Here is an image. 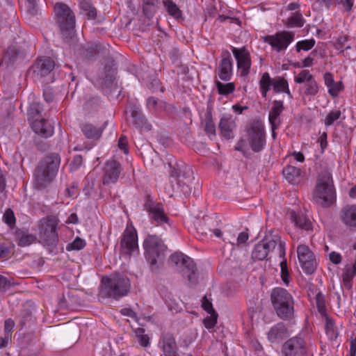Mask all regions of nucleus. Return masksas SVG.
<instances>
[{
    "mask_svg": "<svg viewBox=\"0 0 356 356\" xmlns=\"http://www.w3.org/2000/svg\"><path fill=\"white\" fill-rule=\"evenodd\" d=\"M191 172V170L188 169L187 172H184L181 175V172L179 169L173 168L170 172V177L171 179V183L172 184V188L175 189L173 183L175 182L177 185V189H180V191L184 194H188L191 193V188L189 187L190 183L193 179L191 175L186 176V174Z\"/></svg>",
    "mask_w": 356,
    "mask_h": 356,
    "instance_id": "13",
    "label": "nucleus"
},
{
    "mask_svg": "<svg viewBox=\"0 0 356 356\" xmlns=\"http://www.w3.org/2000/svg\"><path fill=\"white\" fill-rule=\"evenodd\" d=\"M232 53L236 60L237 67L241 76H247L251 67V59L249 51L245 48L237 49L232 47Z\"/></svg>",
    "mask_w": 356,
    "mask_h": 356,
    "instance_id": "16",
    "label": "nucleus"
},
{
    "mask_svg": "<svg viewBox=\"0 0 356 356\" xmlns=\"http://www.w3.org/2000/svg\"><path fill=\"white\" fill-rule=\"evenodd\" d=\"M314 78L313 75L307 70H302L297 76L295 77L294 81L297 83H302L308 82Z\"/></svg>",
    "mask_w": 356,
    "mask_h": 356,
    "instance_id": "51",
    "label": "nucleus"
},
{
    "mask_svg": "<svg viewBox=\"0 0 356 356\" xmlns=\"http://www.w3.org/2000/svg\"><path fill=\"white\" fill-rule=\"evenodd\" d=\"M297 253L301 267L307 274H312L316 269V260L313 252L305 245H300Z\"/></svg>",
    "mask_w": 356,
    "mask_h": 356,
    "instance_id": "12",
    "label": "nucleus"
},
{
    "mask_svg": "<svg viewBox=\"0 0 356 356\" xmlns=\"http://www.w3.org/2000/svg\"><path fill=\"white\" fill-rule=\"evenodd\" d=\"M15 236L18 245L22 247L29 245L36 240L35 236L27 234L22 230L17 231Z\"/></svg>",
    "mask_w": 356,
    "mask_h": 356,
    "instance_id": "34",
    "label": "nucleus"
},
{
    "mask_svg": "<svg viewBox=\"0 0 356 356\" xmlns=\"http://www.w3.org/2000/svg\"><path fill=\"white\" fill-rule=\"evenodd\" d=\"M69 245L72 250H82L85 247L86 242L84 240L81 239V238L76 237L74 239V241L72 243H70Z\"/></svg>",
    "mask_w": 356,
    "mask_h": 356,
    "instance_id": "55",
    "label": "nucleus"
},
{
    "mask_svg": "<svg viewBox=\"0 0 356 356\" xmlns=\"http://www.w3.org/2000/svg\"><path fill=\"white\" fill-rule=\"evenodd\" d=\"M342 89V83L341 82H334L333 85H331L328 88V92L332 97H336L338 95L339 91Z\"/></svg>",
    "mask_w": 356,
    "mask_h": 356,
    "instance_id": "57",
    "label": "nucleus"
},
{
    "mask_svg": "<svg viewBox=\"0 0 356 356\" xmlns=\"http://www.w3.org/2000/svg\"><path fill=\"white\" fill-rule=\"evenodd\" d=\"M136 337L138 343L143 347H147L149 344V338L147 334H145V330L142 327H138L135 330Z\"/></svg>",
    "mask_w": 356,
    "mask_h": 356,
    "instance_id": "44",
    "label": "nucleus"
},
{
    "mask_svg": "<svg viewBox=\"0 0 356 356\" xmlns=\"http://www.w3.org/2000/svg\"><path fill=\"white\" fill-rule=\"evenodd\" d=\"M17 58V51L14 47H10L5 52L1 63H0V68L4 66L8 67L12 65Z\"/></svg>",
    "mask_w": 356,
    "mask_h": 356,
    "instance_id": "39",
    "label": "nucleus"
},
{
    "mask_svg": "<svg viewBox=\"0 0 356 356\" xmlns=\"http://www.w3.org/2000/svg\"><path fill=\"white\" fill-rule=\"evenodd\" d=\"M14 325H15V323L12 319L8 318L5 321V323H4L5 335L9 337V338H11V332L13 331Z\"/></svg>",
    "mask_w": 356,
    "mask_h": 356,
    "instance_id": "60",
    "label": "nucleus"
},
{
    "mask_svg": "<svg viewBox=\"0 0 356 356\" xmlns=\"http://www.w3.org/2000/svg\"><path fill=\"white\" fill-rule=\"evenodd\" d=\"M99 296L119 300L129 292L131 284L129 280L121 275H115L111 277H104L102 280Z\"/></svg>",
    "mask_w": 356,
    "mask_h": 356,
    "instance_id": "3",
    "label": "nucleus"
},
{
    "mask_svg": "<svg viewBox=\"0 0 356 356\" xmlns=\"http://www.w3.org/2000/svg\"><path fill=\"white\" fill-rule=\"evenodd\" d=\"M316 302L318 312L322 316H326L327 314L325 307V300L321 292H318L316 295Z\"/></svg>",
    "mask_w": 356,
    "mask_h": 356,
    "instance_id": "45",
    "label": "nucleus"
},
{
    "mask_svg": "<svg viewBox=\"0 0 356 356\" xmlns=\"http://www.w3.org/2000/svg\"><path fill=\"white\" fill-rule=\"evenodd\" d=\"M301 170L292 165H288L283 170L286 179L292 184H298L300 180Z\"/></svg>",
    "mask_w": 356,
    "mask_h": 356,
    "instance_id": "28",
    "label": "nucleus"
},
{
    "mask_svg": "<svg viewBox=\"0 0 356 356\" xmlns=\"http://www.w3.org/2000/svg\"><path fill=\"white\" fill-rule=\"evenodd\" d=\"M314 201L323 207H330L335 200V190L331 173L324 170L318 175L313 191Z\"/></svg>",
    "mask_w": 356,
    "mask_h": 356,
    "instance_id": "2",
    "label": "nucleus"
},
{
    "mask_svg": "<svg viewBox=\"0 0 356 356\" xmlns=\"http://www.w3.org/2000/svg\"><path fill=\"white\" fill-rule=\"evenodd\" d=\"M83 163V158L81 155L78 154L74 156L73 160L70 163V168L72 170H76L79 168Z\"/></svg>",
    "mask_w": 356,
    "mask_h": 356,
    "instance_id": "58",
    "label": "nucleus"
},
{
    "mask_svg": "<svg viewBox=\"0 0 356 356\" xmlns=\"http://www.w3.org/2000/svg\"><path fill=\"white\" fill-rule=\"evenodd\" d=\"M163 6L165 7L168 13L175 19L181 17L182 13L177 4L172 0H164Z\"/></svg>",
    "mask_w": 356,
    "mask_h": 356,
    "instance_id": "37",
    "label": "nucleus"
},
{
    "mask_svg": "<svg viewBox=\"0 0 356 356\" xmlns=\"http://www.w3.org/2000/svg\"><path fill=\"white\" fill-rule=\"evenodd\" d=\"M284 110V105L282 101L275 100L269 113L268 120L270 124H280L279 117Z\"/></svg>",
    "mask_w": 356,
    "mask_h": 356,
    "instance_id": "27",
    "label": "nucleus"
},
{
    "mask_svg": "<svg viewBox=\"0 0 356 356\" xmlns=\"http://www.w3.org/2000/svg\"><path fill=\"white\" fill-rule=\"evenodd\" d=\"M148 87L152 91V92H155L159 90L161 92H163V88L161 86V81L157 78H154L149 83Z\"/></svg>",
    "mask_w": 356,
    "mask_h": 356,
    "instance_id": "56",
    "label": "nucleus"
},
{
    "mask_svg": "<svg viewBox=\"0 0 356 356\" xmlns=\"http://www.w3.org/2000/svg\"><path fill=\"white\" fill-rule=\"evenodd\" d=\"M138 249V236L136 229L134 227H127L120 241V253L130 256Z\"/></svg>",
    "mask_w": 356,
    "mask_h": 356,
    "instance_id": "11",
    "label": "nucleus"
},
{
    "mask_svg": "<svg viewBox=\"0 0 356 356\" xmlns=\"http://www.w3.org/2000/svg\"><path fill=\"white\" fill-rule=\"evenodd\" d=\"M330 261L334 264H339L341 262V255L334 251H332L329 254Z\"/></svg>",
    "mask_w": 356,
    "mask_h": 356,
    "instance_id": "63",
    "label": "nucleus"
},
{
    "mask_svg": "<svg viewBox=\"0 0 356 356\" xmlns=\"http://www.w3.org/2000/svg\"><path fill=\"white\" fill-rule=\"evenodd\" d=\"M144 207L149 213L154 208L157 207V203H154L150 195H147Z\"/></svg>",
    "mask_w": 356,
    "mask_h": 356,
    "instance_id": "62",
    "label": "nucleus"
},
{
    "mask_svg": "<svg viewBox=\"0 0 356 356\" xmlns=\"http://www.w3.org/2000/svg\"><path fill=\"white\" fill-rule=\"evenodd\" d=\"M32 127L36 134H40L44 137L51 136L53 134V127L47 124L44 118L35 119L32 122Z\"/></svg>",
    "mask_w": 356,
    "mask_h": 356,
    "instance_id": "26",
    "label": "nucleus"
},
{
    "mask_svg": "<svg viewBox=\"0 0 356 356\" xmlns=\"http://www.w3.org/2000/svg\"><path fill=\"white\" fill-rule=\"evenodd\" d=\"M202 307L208 313H214L215 310L213 308L211 302L207 299V296H204L202 300Z\"/></svg>",
    "mask_w": 356,
    "mask_h": 356,
    "instance_id": "61",
    "label": "nucleus"
},
{
    "mask_svg": "<svg viewBox=\"0 0 356 356\" xmlns=\"http://www.w3.org/2000/svg\"><path fill=\"white\" fill-rule=\"evenodd\" d=\"M40 237L47 245H54L58 242L56 225L53 221L42 223L40 228Z\"/></svg>",
    "mask_w": 356,
    "mask_h": 356,
    "instance_id": "18",
    "label": "nucleus"
},
{
    "mask_svg": "<svg viewBox=\"0 0 356 356\" xmlns=\"http://www.w3.org/2000/svg\"><path fill=\"white\" fill-rule=\"evenodd\" d=\"M159 0H143V12L149 19L153 17L156 12Z\"/></svg>",
    "mask_w": 356,
    "mask_h": 356,
    "instance_id": "33",
    "label": "nucleus"
},
{
    "mask_svg": "<svg viewBox=\"0 0 356 356\" xmlns=\"http://www.w3.org/2000/svg\"><path fill=\"white\" fill-rule=\"evenodd\" d=\"M341 220L349 227H356V205H348L341 210Z\"/></svg>",
    "mask_w": 356,
    "mask_h": 356,
    "instance_id": "25",
    "label": "nucleus"
},
{
    "mask_svg": "<svg viewBox=\"0 0 356 356\" xmlns=\"http://www.w3.org/2000/svg\"><path fill=\"white\" fill-rule=\"evenodd\" d=\"M286 336V329L283 323H277L273 326L268 334V338L272 342L282 339Z\"/></svg>",
    "mask_w": 356,
    "mask_h": 356,
    "instance_id": "29",
    "label": "nucleus"
},
{
    "mask_svg": "<svg viewBox=\"0 0 356 356\" xmlns=\"http://www.w3.org/2000/svg\"><path fill=\"white\" fill-rule=\"evenodd\" d=\"M222 59L216 68L215 72L220 79L228 81L231 79L233 74V62L229 51L225 50L222 53Z\"/></svg>",
    "mask_w": 356,
    "mask_h": 356,
    "instance_id": "14",
    "label": "nucleus"
},
{
    "mask_svg": "<svg viewBox=\"0 0 356 356\" xmlns=\"http://www.w3.org/2000/svg\"><path fill=\"white\" fill-rule=\"evenodd\" d=\"M147 106L149 110L157 109L158 106V99L154 97H150L147 100Z\"/></svg>",
    "mask_w": 356,
    "mask_h": 356,
    "instance_id": "64",
    "label": "nucleus"
},
{
    "mask_svg": "<svg viewBox=\"0 0 356 356\" xmlns=\"http://www.w3.org/2000/svg\"><path fill=\"white\" fill-rule=\"evenodd\" d=\"M318 92V86L313 78L305 84V94L306 95L315 96Z\"/></svg>",
    "mask_w": 356,
    "mask_h": 356,
    "instance_id": "47",
    "label": "nucleus"
},
{
    "mask_svg": "<svg viewBox=\"0 0 356 356\" xmlns=\"http://www.w3.org/2000/svg\"><path fill=\"white\" fill-rule=\"evenodd\" d=\"M3 221L11 229L15 227L16 218L14 212L11 209L8 208L5 211L3 216Z\"/></svg>",
    "mask_w": 356,
    "mask_h": 356,
    "instance_id": "46",
    "label": "nucleus"
},
{
    "mask_svg": "<svg viewBox=\"0 0 356 356\" xmlns=\"http://www.w3.org/2000/svg\"><path fill=\"white\" fill-rule=\"evenodd\" d=\"M170 262L180 268L183 276L187 277L190 284L197 283V268L191 257L181 252H175L170 256Z\"/></svg>",
    "mask_w": 356,
    "mask_h": 356,
    "instance_id": "7",
    "label": "nucleus"
},
{
    "mask_svg": "<svg viewBox=\"0 0 356 356\" xmlns=\"http://www.w3.org/2000/svg\"><path fill=\"white\" fill-rule=\"evenodd\" d=\"M122 172L121 164L115 161H108L104 167V174L102 178L104 185L115 184L118 181Z\"/></svg>",
    "mask_w": 356,
    "mask_h": 356,
    "instance_id": "15",
    "label": "nucleus"
},
{
    "mask_svg": "<svg viewBox=\"0 0 356 356\" xmlns=\"http://www.w3.org/2000/svg\"><path fill=\"white\" fill-rule=\"evenodd\" d=\"M115 71L111 63H106L104 68L102 75L99 76L100 84L109 86L115 79Z\"/></svg>",
    "mask_w": 356,
    "mask_h": 356,
    "instance_id": "30",
    "label": "nucleus"
},
{
    "mask_svg": "<svg viewBox=\"0 0 356 356\" xmlns=\"http://www.w3.org/2000/svg\"><path fill=\"white\" fill-rule=\"evenodd\" d=\"M80 8L83 14L87 16L88 19H95L97 15L95 7L88 0H81L79 3Z\"/></svg>",
    "mask_w": 356,
    "mask_h": 356,
    "instance_id": "32",
    "label": "nucleus"
},
{
    "mask_svg": "<svg viewBox=\"0 0 356 356\" xmlns=\"http://www.w3.org/2000/svg\"><path fill=\"white\" fill-rule=\"evenodd\" d=\"M341 115V112L339 110H334L329 112L324 120L325 126H331L337 121Z\"/></svg>",
    "mask_w": 356,
    "mask_h": 356,
    "instance_id": "48",
    "label": "nucleus"
},
{
    "mask_svg": "<svg viewBox=\"0 0 356 356\" xmlns=\"http://www.w3.org/2000/svg\"><path fill=\"white\" fill-rule=\"evenodd\" d=\"M60 164L57 153H51L42 159L33 172V186L38 190L48 187L56 177Z\"/></svg>",
    "mask_w": 356,
    "mask_h": 356,
    "instance_id": "1",
    "label": "nucleus"
},
{
    "mask_svg": "<svg viewBox=\"0 0 356 356\" xmlns=\"http://www.w3.org/2000/svg\"><path fill=\"white\" fill-rule=\"evenodd\" d=\"M235 127V122L231 118L223 117L220 119L219 129L221 135L226 139L229 140L234 138V129Z\"/></svg>",
    "mask_w": 356,
    "mask_h": 356,
    "instance_id": "24",
    "label": "nucleus"
},
{
    "mask_svg": "<svg viewBox=\"0 0 356 356\" xmlns=\"http://www.w3.org/2000/svg\"><path fill=\"white\" fill-rule=\"evenodd\" d=\"M355 275L356 271L353 268H350L349 266L345 267L342 275V280L346 289H351L352 280Z\"/></svg>",
    "mask_w": 356,
    "mask_h": 356,
    "instance_id": "38",
    "label": "nucleus"
},
{
    "mask_svg": "<svg viewBox=\"0 0 356 356\" xmlns=\"http://www.w3.org/2000/svg\"><path fill=\"white\" fill-rule=\"evenodd\" d=\"M324 317L325 318V328L326 334L327 335L329 339H330L331 340H334L338 337V332L335 327L334 321L327 315Z\"/></svg>",
    "mask_w": 356,
    "mask_h": 356,
    "instance_id": "40",
    "label": "nucleus"
},
{
    "mask_svg": "<svg viewBox=\"0 0 356 356\" xmlns=\"http://www.w3.org/2000/svg\"><path fill=\"white\" fill-rule=\"evenodd\" d=\"M105 125L97 126L90 122H85L80 125L83 136L92 142L97 141L102 137Z\"/></svg>",
    "mask_w": 356,
    "mask_h": 356,
    "instance_id": "21",
    "label": "nucleus"
},
{
    "mask_svg": "<svg viewBox=\"0 0 356 356\" xmlns=\"http://www.w3.org/2000/svg\"><path fill=\"white\" fill-rule=\"evenodd\" d=\"M57 21L63 35H70L75 26V15L65 3H57L54 6Z\"/></svg>",
    "mask_w": 356,
    "mask_h": 356,
    "instance_id": "8",
    "label": "nucleus"
},
{
    "mask_svg": "<svg viewBox=\"0 0 356 356\" xmlns=\"http://www.w3.org/2000/svg\"><path fill=\"white\" fill-rule=\"evenodd\" d=\"M273 90L275 92H286L290 98H292V95L289 89V85L287 81L283 77H277L273 79Z\"/></svg>",
    "mask_w": 356,
    "mask_h": 356,
    "instance_id": "35",
    "label": "nucleus"
},
{
    "mask_svg": "<svg viewBox=\"0 0 356 356\" xmlns=\"http://www.w3.org/2000/svg\"><path fill=\"white\" fill-rule=\"evenodd\" d=\"M277 246L280 257L284 258L285 257V243L282 241L278 234L271 231L265 236L261 242L254 246L252 252V257L258 260H264L266 259L268 253L274 250Z\"/></svg>",
    "mask_w": 356,
    "mask_h": 356,
    "instance_id": "4",
    "label": "nucleus"
},
{
    "mask_svg": "<svg viewBox=\"0 0 356 356\" xmlns=\"http://www.w3.org/2000/svg\"><path fill=\"white\" fill-rule=\"evenodd\" d=\"M162 350L164 356H179L178 346L172 335L167 334L163 337Z\"/></svg>",
    "mask_w": 356,
    "mask_h": 356,
    "instance_id": "22",
    "label": "nucleus"
},
{
    "mask_svg": "<svg viewBox=\"0 0 356 356\" xmlns=\"http://www.w3.org/2000/svg\"><path fill=\"white\" fill-rule=\"evenodd\" d=\"M280 268H281V277L283 281V282L285 284H288L289 283V273L287 269V264L286 260L284 257L283 260L280 263Z\"/></svg>",
    "mask_w": 356,
    "mask_h": 356,
    "instance_id": "52",
    "label": "nucleus"
},
{
    "mask_svg": "<svg viewBox=\"0 0 356 356\" xmlns=\"http://www.w3.org/2000/svg\"><path fill=\"white\" fill-rule=\"evenodd\" d=\"M204 131L209 136H216V126L213 121L211 113H207L206 114Z\"/></svg>",
    "mask_w": 356,
    "mask_h": 356,
    "instance_id": "43",
    "label": "nucleus"
},
{
    "mask_svg": "<svg viewBox=\"0 0 356 356\" xmlns=\"http://www.w3.org/2000/svg\"><path fill=\"white\" fill-rule=\"evenodd\" d=\"M54 67L55 61L49 57L38 58L33 66V73L40 77L49 74Z\"/></svg>",
    "mask_w": 356,
    "mask_h": 356,
    "instance_id": "19",
    "label": "nucleus"
},
{
    "mask_svg": "<svg viewBox=\"0 0 356 356\" xmlns=\"http://www.w3.org/2000/svg\"><path fill=\"white\" fill-rule=\"evenodd\" d=\"M211 316L204 319V326L208 328H213L217 323L218 314L216 312L214 313H209Z\"/></svg>",
    "mask_w": 356,
    "mask_h": 356,
    "instance_id": "53",
    "label": "nucleus"
},
{
    "mask_svg": "<svg viewBox=\"0 0 356 356\" xmlns=\"http://www.w3.org/2000/svg\"><path fill=\"white\" fill-rule=\"evenodd\" d=\"M270 300L277 315L280 318L286 320L293 316V299L285 289L280 287L273 289L270 294Z\"/></svg>",
    "mask_w": 356,
    "mask_h": 356,
    "instance_id": "5",
    "label": "nucleus"
},
{
    "mask_svg": "<svg viewBox=\"0 0 356 356\" xmlns=\"http://www.w3.org/2000/svg\"><path fill=\"white\" fill-rule=\"evenodd\" d=\"M145 258L152 267L156 265L157 261L163 259L166 247L162 240L155 236L149 235L144 241Z\"/></svg>",
    "mask_w": 356,
    "mask_h": 356,
    "instance_id": "6",
    "label": "nucleus"
},
{
    "mask_svg": "<svg viewBox=\"0 0 356 356\" xmlns=\"http://www.w3.org/2000/svg\"><path fill=\"white\" fill-rule=\"evenodd\" d=\"M273 79H271L268 72H264L259 81L260 91L264 97H266L268 91L273 86Z\"/></svg>",
    "mask_w": 356,
    "mask_h": 356,
    "instance_id": "36",
    "label": "nucleus"
},
{
    "mask_svg": "<svg viewBox=\"0 0 356 356\" xmlns=\"http://www.w3.org/2000/svg\"><path fill=\"white\" fill-rule=\"evenodd\" d=\"M288 24L291 26L302 27L304 25V19L300 13L296 12L288 19Z\"/></svg>",
    "mask_w": 356,
    "mask_h": 356,
    "instance_id": "49",
    "label": "nucleus"
},
{
    "mask_svg": "<svg viewBox=\"0 0 356 356\" xmlns=\"http://www.w3.org/2000/svg\"><path fill=\"white\" fill-rule=\"evenodd\" d=\"M289 218L291 220L295 223L296 226L300 229L305 231L312 230V223L305 215L291 211L289 212Z\"/></svg>",
    "mask_w": 356,
    "mask_h": 356,
    "instance_id": "23",
    "label": "nucleus"
},
{
    "mask_svg": "<svg viewBox=\"0 0 356 356\" xmlns=\"http://www.w3.org/2000/svg\"><path fill=\"white\" fill-rule=\"evenodd\" d=\"M149 213L158 225H161L164 222L168 223L169 221V218L165 215L163 205L161 203H157V207L154 208Z\"/></svg>",
    "mask_w": 356,
    "mask_h": 356,
    "instance_id": "31",
    "label": "nucleus"
},
{
    "mask_svg": "<svg viewBox=\"0 0 356 356\" xmlns=\"http://www.w3.org/2000/svg\"><path fill=\"white\" fill-rule=\"evenodd\" d=\"M347 41H348V37L346 35L339 36L337 38L334 46L336 49L340 51V52H343V46Z\"/></svg>",
    "mask_w": 356,
    "mask_h": 356,
    "instance_id": "59",
    "label": "nucleus"
},
{
    "mask_svg": "<svg viewBox=\"0 0 356 356\" xmlns=\"http://www.w3.org/2000/svg\"><path fill=\"white\" fill-rule=\"evenodd\" d=\"M129 111L131 113L130 122L136 128L150 130L151 125L147 122L139 107L136 104H130Z\"/></svg>",
    "mask_w": 356,
    "mask_h": 356,
    "instance_id": "20",
    "label": "nucleus"
},
{
    "mask_svg": "<svg viewBox=\"0 0 356 356\" xmlns=\"http://www.w3.org/2000/svg\"><path fill=\"white\" fill-rule=\"evenodd\" d=\"M26 11L29 14L33 16L38 13L35 0H26L25 3Z\"/></svg>",
    "mask_w": 356,
    "mask_h": 356,
    "instance_id": "54",
    "label": "nucleus"
},
{
    "mask_svg": "<svg viewBox=\"0 0 356 356\" xmlns=\"http://www.w3.org/2000/svg\"><path fill=\"white\" fill-rule=\"evenodd\" d=\"M248 140L252 150L261 152L266 145L264 127L261 121L254 120L247 127Z\"/></svg>",
    "mask_w": 356,
    "mask_h": 356,
    "instance_id": "9",
    "label": "nucleus"
},
{
    "mask_svg": "<svg viewBox=\"0 0 356 356\" xmlns=\"http://www.w3.org/2000/svg\"><path fill=\"white\" fill-rule=\"evenodd\" d=\"M42 111L43 107L40 103L33 102L30 105L28 109V115L29 118L34 121L35 119H40V117Z\"/></svg>",
    "mask_w": 356,
    "mask_h": 356,
    "instance_id": "42",
    "label": "nucleus"
},
{
    "mask_svg": "<svg viewBox=\"0 0 356 356\" xmlns=\"http://www.w3.org/2000/svg\"><path fill=\"white\" fill-rule=\"evenodd\" d=\"M294 34L289 31L277 32L275 35H269L263 37L264 42L268 43L277 51L286 49L293 41Z\"/></svg>",
    "mask_w": 356,
    "mask_h": 356,
    "instance_id": "10",
    "label": "nucleus"
},
{
    "mask_svg": "<svg viewBox=\"0 0 356 356\" xmlns=\"http://www.w3.org/2000/svg\"><path fill=\"white\" fill-rule=\"evenodd\" d=\"M285 356H304L306 354L305 343L302 338L293 337L284 344Z\"/></svg>",
    "mask_w": 356,
    "mask_h": 356,
    "instance_id": "17",
    "label": "nucleus"
},
{
    "mask_svg": "<svg viewBox=\"0 0 356 356\" xmlns=\"http://www.w3.org/2000/svg\"><path fill=\"white\" fill-rule=\"evenodd\" d=\"M314 39L304 40L299 41L298 42H297L296 45V51L298 52L300 51L301 50L309 51L314 46Z\"/></svg>",
    "mask_w": 356,
    "mask_h": 356,
    "instance_id": "50",
    "label": "nucleus"
},
{
    "mask_svg": "<svg viewBox=\"0 0 356 356\" xmlns=\"http://www.w3.org/2000/svg\"><path fill=\"white\" fill-rule=\"evenodd\" d=\"M215 84L218 90V92L222 95H227L232 93L235 90L234 83H222L219 81H216Z\"/></svg>",
    "mask_w": 356,
    "mask_h": 356,
    "instance_id": "41",
    "label": "nucleus"
}]
</instances>
